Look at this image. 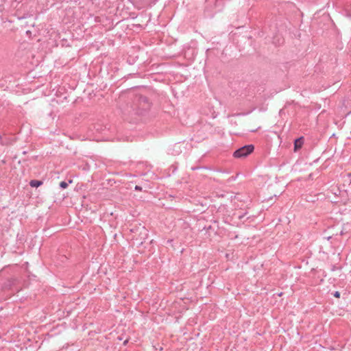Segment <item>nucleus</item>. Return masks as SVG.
Listing matches in <instances>:
<instances>
[{
    "label": "nucleus",
    "mask_w": 351,
    "mask_h": 351,
    "mask_svg": "<svg viewBox=\"0 0 351 351\" xmlns=\"http://www.w3.org/2000/svg\"><path fill=\"white\" fill-rule=\"evenodd\" d=\"M254 150V146L252 144L245 145L236 149L232 156L236 158H244L251 154Z\"/></svg>",
    "instance_id": "obj_1"
},
{
    "label": "nucleus",
    "mask_w": 351,
    "mask_h": 351,
    "mask_svg": "<svg viewBox=\"0 0 351 351\" xmlns=\"http://www.w3.org/2000/svg\"><path fill=\"white\" fill-rule=\"evenodd\" d=\"M136 101L139 108L142 109L143 110H147L150 108V102L149 99L145 96H137Z\"/></svg>",
    "instance_id": "obj_2"
},
{
    "label": "nucleus",
    "mask_w": 351,
    "mask_h": 351,
    "mask_svg": "<svg viewBox=\"0 0 351 351\" xmlns=\"http://www.w3.org/2000/svg\"><path fill=\"white\" fill-rule=\"evenodd\" d=\"M304 143V138L302 136L298 138L294 141V149L297 151L300 149Z\"/></svg>",
    "instance_id": "obj_3"
},
{
    "label": "nucleus",
    "mask_w": 351,
    "mask_h": 351,
    "mask_svg": "<svg viewBox=\"0 0 351 351\" xmlns=\"http://www.w3.org/2000/svg\"><path fill=\"white\" fill-rule=\"evenodd\" d=\"M17 282V279L16 278H10L7 280V281L4 284V287L5 288L10 289L13 285L16 284Z\"/></svg>",
    "instance_id": "obj_4"
},
{
    "label": "nucleus",
    "mask_w": 351,
    "mask_h": 351,
    "mask_svg": "<svg viewBox=\"0 0 351 351\" xmlns=\"http://www.w3.org/2000/svg\"><path fill=\"white\" fill-rule=\"evenodd\" d=\"M43 182L42 180H32L29 182L30 186L36 187V188L43 185Z\"/></svg>",
    "instance_id": "obj_5"
},
{
    "label": "nucleus",
    "mask_w": 351,
    "mask_h": 351,
    "mask_svg": "<svg viewBox=\"0 0 351 351\" xmlns=\"http://www.w3.org/2000/svg\"><path fill=\"white\" fill-rule=\"evenodd\" d=\"M68 186V183L66 182L65 181H62L60 183V187L62 189H64L66 188H67Z\"/></svg>",
    "instance_id": "obj_6"
},
{
    "label": "nucleus",
    "mask_w": 351,
    "mask_h": 351,
    "mask_svg": "<svg viewBox=\"0 0 351 351\" xmlns=\"http://www.w3.org/2000/svg\"><path fill=\"white\" fill-rule=\"evenodd\" d=\"M332 295H333V296H334V297H335V298H340V295H341L340 292H339V291H335V292H334V293H332Z\"/></svg>",
    "instance_id": "obj_7"
},
{
    "label": "nucleus",
    "mask_w": 351,
    "mask_h": 351,
    "mask_svg": "<svg viewBox=\"0 0 351 351\" xmlns=\"http://www.w3.org/2000/svg\"><path fill=\"white\" fill-rule=\"evenodd\" d=\"M134 189L136 191H141L142 190V187L140 186H138V185H136Z\"/></svg>",
    "instance_id": "obj_8"
},
{
    "label": "nucleus",
    "mask_w": 351,
    "mask_h": 351,
    "mask_svg": "<svg viewBox=\"0 0 351 351\" xmlns=\"http://www.w3.org/2000/svg\"><path fill=\"white\" fill-rule=\"evenodd\" d=\"M245 213L242 214V215H239L238 216V218L241 220L245 217Z\"/></svg>",
    "instance_id": "obj_9"
},
{
    "label": "nucleus",
    "mask_w": 351,
    "mask_h": 351,
    "mask_svg": "<svg viewBox=\"0 0 351 351\" xmlns=\"http://www.w3.org/2000/svg\"><path fill=\"white\" fill-rule=\"evenodd\" d=\"M336 269H337L336 266L332 265L331 270H332V271H335V270H336Z\"/></svg>",
    "instance_id": "obj_10"
},
{
    "label": "nucleus",
    "mask_w": 351,
    "mask_h": 351,
    "mask_svg": "<svg viewBox=\"0 0 351 351\" xmlns=\"http://www.w3.org/2000/svg\"><path fill=\"white\" fill-rule=\"evenodd\" d=\"M127 343H128V340H125V341H124V344L125 345Z\"/></svg>",
    "instance_id": "obj_11"
}]
</instances>
